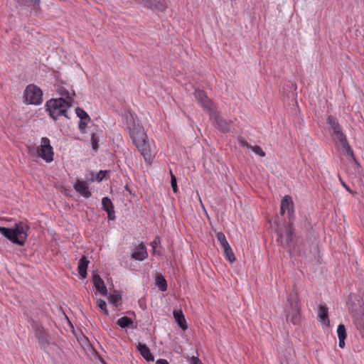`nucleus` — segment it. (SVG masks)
I'll return each instance as SVG.
<instances>
[{"label":"nucleus","instance_id":"37998d69","mask_svg":"<svg viewBox=\"0 0 364 364\" xmlns=\"http://www.w3.org/2000/svg\"><path fill=\"white\" fill-rule=\"evenodd\" d=\"M340 181L342 184V186L346 188V191H349L350 193H351V190L349 188V187L345 183V182L343 181V180L340 177Z\"/></svg>","mask_w":364,"mask_h":364},{"label":"nucleus","instance_id":"a19ab883","mask_svg":"<svg viewBox=\"0 0 364 364\" xmlns=\"http://www.w3.org/2000/svg\"><path fill=\"white\" fill-rule=\"evenodd\" d=\"M191 364H202L201 360L198 358V356H192L190 359Z\"/></svg>","mask_w":364,"mask_h":364},{"label":"nucleus","instance_id":"a211bd4d","mask_svg":"<svg viewBox=\"0 0 364 364\" xmlns=\"http://www.w3.org/2000/svg\"><path fill=\"white\" fill-rule=\"evenodd\" d=\"M92 282L96 290L103 296L107 295V289L103 279L97 274H94L92 276Z\"/></svg>","mask_w":364,"mask_h":364},{"label":"nucleus","instance_id":"b1692460","mask_svg":"<svg viewBox=\"0 0 364 364\" xmlns=\"http://www.w3.org/2000/svg\"><path fill=\"white\" fill-rule=\"evenodd\" d=\"M155 284L162 291L167 289V282L165 277L161 274L157 273L155 278Z\"/></svg>","mask_w":364,"mask_h":364},{"label":"nucleus","instance_id":"412c9836","mask_svg":"<svg viewBox=\"0 0 364 364\" xmlns=\"http://www.w3.org/2000/svg\"><path fill=\"white\" fill-rule=\"evenodd\" d=\"M318 320L324 325L328 326L330 321L328 318V309L326 305H320L318 310Z\"/></svg>","mask_w":364,"mask_h":364},{"label":"nucleus","instance_id":"f704fd0d","mask_svg":"<svg viewBox=\"0 0 364 364\" xmlns=\"http://www.w3.org/2000/svg\"><path fill=\"white\" fill-rule=\"evenodd\" d=\"M99 139L96 134L93 133L91 136V143L92 149L95 151L98 149Z\"/></svg>","mask_w":364,"mask_h":364},{"label":"nucleus","instance_id":"72a5a7b5","mask_svg":"<svg viewBox=\"0 0 364 364\" xmlns=\"http://www.w3.org/2000/svg\"><path fill=\"white\" fill-rule=\"evenodd\" d=\"M110 173L109 171H100L95 177V181L101 182L104 178H107V176Z\"/></svg>","mask_w":364,"mask_h":364},{"label":"nucleus","instance_id":"2eb2a0df","mask_svg":"<svg viewBox=\"0 0 364 364\" xmlns=\"http://www.w3.org/2000/svg\"><path fill=\"white\" fill-rule=\"evenodd\" d=\"M351 316L355 328L364 339V311H360V313L351 315Z\"/></svg>","mask_w":364,"mask_h":364},{"label":"nucleus","instance_id":"c03bdc74","mask_svg":"<svg viewBox=\"0 0 364 364\" xmlns=\"http://www.w3.org/2000/svg\"><path fill=\"white\" fill-rule=\"evenodd\" d=\"M156 364H169L166 359H159L156 360Z\"/></svg>","mask_w":364,"mask_h":364},{"label":"nucleus","instance_id":"f8f14e48","mask_svg":"<svg viewBox=\"0 0 364 364\" xmlns=\"http://www.w3.org/2000/svg\"><path fill=\"white\" fill-rule=\"evenodd\" d=\"M194 97L196 101L205 109L213 111V102L208 97L205 91L200 89H195Z\"/></svg>","mask_w":364,"mask_h":364},{"label":"nucleus","instance_id":"ea45409f","mask_svg":"<svg viewBox=\"0 0 364 364\" xmlns=\"http://www.w3.org/2000/svg\"><path fill=\"white\" fill-rule=\"evenodd\" d=\"M161 243V238L159 236H156L153 242L151 243L153 250H155L159 245Z\"/></svg>","mask_w":364,"mask_h":364},{"label":"nucleus","instance_id":"6e6552de","mask_svg":"<svg viewBox=\"0 0 364 364\" xmlns=\"http://www.w3.org/2000/svg\"><path fill=\"white\" fill-rule=\"evenodd\" d=\"M33 328L39 345L43 348H46L50 344L49 334L42 325H39L35 321H33Z\"/></svg>","mask_w":364,"mask_h":364},{"label":"nucleus","instance_id":"20e7f679","mask_svg":"<svg viewBox=\"0 0 364 364\" xmlns=\"http://www.w3.org/2000/svg\"><path fill=\"white\" fill-rule=\"evenodd\" d=\"M126 125L134 144L147 139L144 127L139 123H136L132 114L126 117Z\"/></svg>","mask_w":364,"mask_h":364},{"label":"nucleus","instance_id":"0eeeda50","mask_svg":"<svg viewBox=\"0 0 364 364\" xmlns=\"http://www.w3.org/2000/svg\"><path fill=\"white\" fill-rule=\"evenodd\" d=\"M37 153L46 162L53 161V149L50 145V139L47 137H42L41 140V146L37 149Z\"/></svg>","mask_w":364,"mask_h":364},{"label":"nucleus","instance_id":"aec40b11","mask_svg":"<svg viewBox=\"0 0 364 364\" xmlns=\"http://www.w3.org/2000/svg\"><path fill=\"white\" fill-rule=\"evenodd\" d=\"M338 141L340 143L341 146L343 149V151L346 152V154L347 155H349L352 158V159L353 160V161L355 163L356 165L359 166V164L355 156L353 150L351 149V147L347 140L346 136L341 138V139L338 140Z\"/></svg>","mask_w":364,"mask_h":364},{"label":"nucleus","instance_id":"c756f323","mask_svg":"<svg viewBox=\"0 0 364 364\" xmlns=\"http://www.w3.org/2000/svg\"><path fill=\"white\" fill-rule=\"evenodd\" d=\"M58 92L61 95L60 97H63L66 100H70V104L73 105V103L75 102L74 99L70 97L68 90H67L65 87H60L58 90Z\"/></svg>","mask_w":364,"mask_h":364},{"label":"nucleus","instance_id":"9b49d317","mask_svg":"<svg viewBox=\"0 0 364 364\" xmlns=\"http://www.w3.org/2000/svg\"><path fill=\"white\" fill-rule=\"evenodd\" d=\"M327 124L329 125L330 128L333 132V136L335 140H339L341 138L346 136L344 133L343 132L341 127L339 124L338 120L337 118L332 115H329L327 118Z\"/></svg>","mask_w":364,"mask_h":364},{"label":"nucleus","instance_id":"423d86ee","mask_svg":"<svg viewBox=\"0 0 364 364\" xmlns=\"http://www.w3.org/2000/svg\"><path fill=\"white\" fill-rule=\"evenodd\" d=\"M23 99L27 105H39L43 102V92L37 85L30 84L23 92Z\"/></svg>","mask_w":364,"mask_h":364},{"label":"nucleus","instance_id":"9d476101","mask_svg":"<svg viewBox=\"0 0 364 364\" xmlns=\"http://www.w3.org/2000/svg\"><path fill=\"white\" fill-rule=\"evenodd\" d=\"M210 119L213 120V122L217 129L223 133L230 132L231 127V121H228L223 118L220 114L217 112L211 111Z\"/></svg>","mask_w":364,"mask_h":364},{"label":"nucleus","instance_id":"a18cd8bd","mask_svg":"<svg viewBox=\"0 0 364 364\" xmlns=\"http://www.w3.org/2000/svg\"><path fill=\"white\" fill-rule=\"evenodd\" d=\"M285 212H286L285 209H281L280 208V213H281L282 215H284Z\"/></svg>","mask_w":364,"mask_h":364},{"label":"nucleus","instance_id":"ddd939ff","mask_svg":"<svg viewBox=\"0 0 364 364\" xmlns=\"http://www.w3.org/2000/svg\"><path fill=\"white\" fill-rule=\"evenodd\" d=\"M138 150L140 151L141 154L143 156L145 161L149 162L151 161V151L150 149V145L147 139H144V141L139 142L134 144Z\"/></svg>","mask_w":364,"mask_h":364},{"label":"nucleus","instance_id":"c9c22d12","mask_svg":"<svg viewBox=\"0 0 364 364\" xmlns=\"http://www.w3.org/2000/svg\"><path fill=\"white\" fill-rule=\"evenodd\" d=\"M250 149L254 151L256 154L259 155V156L264 157L265 156V152L262 150V149L259 146H252V148Z\"/></svg>","mask_w":364,"mask_h":364},{"label":"nucleus","instance_id":"79ce46f5","mask_svg":"<svg viewBox=\"0 0 364 364\" xmlns=\"http://www.w3.org/2000/svg\"><path fill=\"white\" fill-rule=\"evenodd\" d=\"M345 340L346 338H338V346L340 348H343L345 347Z\"/></svg>","mask_w":364,"mask_h":364},{"label":"nucleus","instance_id":"5701e85b","mask_svg":"<svg viewBox=\"0 0 364 364\" xmlns=\"http://www.w3.org/2000/svg\"><path fill=\"white\" fill-rule=\"evenodd\" d=\"M173 317L177 322L178 325L183 330H186L188 326L184 315L181 310L174 311Z\"/></svg>","mask_w":364,"mask_h":364},{"label":"nucleus","instance_id":"a878e982","mask_svg":"<svg viewBox=\"0 0 364 364\" xmlns=\"http://www.w3.org/2000/svg\"><path fill=\"white\" fill-rule=\"evenodd\" d=\"M117 323L122 328H125L129 327L133 323V321L129 317L123 316L117 321Z\"/></svg>","mask_w":364,"mask_h":364},{"label":"nucleus","instance_id":"4468645a","mask_svg":"<svg viewBox=\"0 0 364 364\" xmlns=\"http://www.w3.org/2000/svg\"><path fill=\"white\" fill-rule=\"evenodd\" d=\"M102 208L107 213V218L109 220H115V211L114 205L108 197H104L102 199Z\"/></svg>","mask_w":364,"mask_h":364},{"label":"nucleus","instance_id":"1a4fd4ad","mask_svg":"<svg viewBox=\"0 0 364 364\" xmlns=\"http://www.w3.org/2000/svg\"><path fill=\"white\" fill-rule=\"evenodd\" d=\"M349 311L350 315L364 311V302L361 297L355 294H350L348 298Z\"/></svg>","mask_w":364,"mask_h":364},{"label":"nucleus","instance_id":"2f4dec72","mask_svg":"<svg viewBox=\"0 0 364 364\" xmlns=\"http://www.w3.org/2000/svg\"><path fill=\"white\" fill-rule=\"evenodd\" d=\"M337 334L338 338H346L347 333L345 326L343 323H341L338 326L337 328Z\"/></svg>","mask_w":364,"mask_h":364},{"label":"nucleus","instance_id":"c85d7f7f","mask_svg":"<svg viewBox=\"0 0 364 364\" xmlns=\"http://www.w3.org/2000/svg\"><path fill=\"white\" fill-rule=\"evenodd\" d=\"M75 113L77 116L80 118V120H85V121H90L91 119L88 114L82 108L77 107L75 109Z\"/></svg>","mask_w":364,"mask_h":364},{"label":"nucleus","instance_id":"39448f33","mask_svg":"<svg viewBox=\"0 0 364 364\" xmlns=\"http://www.w3.org/2000/svg\"><path fill=\"white\" fill-rule=\"evenodd\" d=\"M286 320L294 325L299 324L301 321V308L299 305V299L296 294H290L287 298Z\"/></svg>","mask_w":364,"mask_h":364},{"label":"nucleus","instance_id":"4c0bfd02","mask_svg":"<svg viewBox=\"0 0 364 364\" xmlns=\"http://www.w3.org/2000/svg\"><path fill=\"white\" fill-rule=\"evenodd\" d=\"M90 122V121L80 120L78 127L82 134H85L86 132V127Z\"/></svg>","mask_w":364,"mask_h":364},{"label":"nucleus","instance_id":"473e14b6","mask_svg":"<svg viewBox=\"0 0 364 364\" xmlns=\"http://www.w3.org/2000/svg\"><path fill=\"white\" fill-rule=\"evenodd\" d=\"M97 306L100 308L101 311L105 314L108 315V311L107 309V304L106 301L102 299H99L97 300Z\"/></svg>","mask_w":364,"mask_h":364},{"label":"nucleus","instance_id":"58836bf2","mask_svg":"<svg viewBox=\"0 0 364 364\" xmlns=\"http://www.w3.org/2000/svg\"><path fill=\"white\" fill-rule=\"evenodd\" d=\"M238 143L241 146L246 147L248 149H250L252 148V145H250L244 137L240 136L238 137Z\"/></svg>","mask_w":364,"mask_h":364},{"label":"nucleus","instance_id":"7c9ffc66","mask_svg":"<svg viewBox=\"0 0 364 364\" xmlns=\"http://www.w3.org/2000/svg\"><path fill=\"white\" fill-rule=\"evenodd\" d=\"M216 238L218 241L220 242L222 249L229 245L228 242L226 240L225 235L223 232H219L216 233Z\"/></svg>","mask_w":364,"mask_h":364},{"label":"nucleus","instance_id":"bb28decb","mask_svg":"<svg viewBox=\"0 0 364 364\" xmlns=\"http://www.w3.org/2000/svg\"><path fill=\"white\" fill-rule=\"evenodd\" d=\"M223 250L224 252L225 257L226 258L227 260H228L231 263L235 261L236 258L230 245H228V247H224Z\"/></svg>","mask_w":364,"mask_h":364},{"label":"nucleus","instance_id":"dca6fc26","mask_svg":"<svg viewBox=\"0 0 364 364\" xmlns=\"http://www.w3.org/2000/svg\"><path fill=\"white\" fill-rule=\"evenodd\" d=\"M74 188L77 193L86 198H89L92 196V193L88 188V184L85 181L77 180L74 184Z\"/></svg>","mask_w":364,"mask_h":364},{"label":"nucleus","instance_id":"393cba45","mask_svg":"<svg viewBox=\"0 0 364 364\" xmlns=\"http://www.w3.org/2000/svg\"><path fill=\"white\" fill-rule=\"evenodd\" d=\"M18 1L20 5L32 7L36 11L40 9V0H18Z\"/></svg>","mask_w":364,"mask_h":364},{"label":"nucleus","instance_id":"cd10ccee","mask_svg":"<svg viewBox=\"0 0 364 364\" xmlns=\"http://www.w3.org/2000/svg\"><path fill=\"white\" fill-rule=\"evenodd\" d=\"M109 302L117 307L122 304V296L119 294H112L109 295Z\"/></svg>","mask_w":364,"mask_h":364},{"label":"nucleus","instance_id":"f257e3e1","mask_svg":"<svg viewBox=\"0 0 364 364\" xmlns=\"http://www.w3.org/2000/svg\"><path fill=\"white\" fill-rule=\"evenodd\" d=\"M281 209L287 210L289 215V223L287 224L283 220L279 219L275 221V232L278 237L277 240L280 245L287 249L290 254H301V251L293 244V235L294 229L293 228L292 214L294 213V203L289 196H285L281 201Z\"/></svg>","mask_w":364,"mask_h":364},{"label":"nucleus","instance_id":"f3484780","mask_svg":"<svg viewBox=\"0 0 364 364\" xmlns=\"http://www.w3.org/2000/svg\"><path fill=\"white\" fill-rule=\"evenodd\" d=\"M148 257L146 247L145 245L141 242L139 245L136 247L132 253V257L138 261H143Z\"/></svg>","mask_w":364,"mask_h":364},{"label":"nucleus","instance_id":"6ab92c4d","mask_svg":"<svg viewBox=\"0 0 364 364\" xmlns=\"http://www.w3.org/2000/svg\"><path fill=\"white\" fill-rule=\"evenodd\" d=\"M136 348L141 355L148 362L154 361V357L150 351L149 348L144 343H138Z\"/></svg>","mask_w":364,"mask_h":364},{"label":"nucleus","instance_id":"e433bc0d","mask_svg":"<svg viewBox=\"0 0 364 364\" xmlns=\"http://www.w3.org/2000/svg\"><path fill=\"white\" fill-rule=\"evenodd\" d=\"M171 173V185L174 193L178 191L177 188V179L176 177L172 173V171H170Z\"/></svg>","mask_w":364,"mask_h":364},{"label":"nucleus","instance_id":"7ed1b4c3","mask_svg":"<svg viewBox=\"0 0 364 364\" xmlns=\"http://www.w3.org/2000/svg\"><path fill=\"white\" fill-rule=\"evenodd\" d=\"M71 107L70 100H66L63 97L53 98L46 103V110L53 120H57L60 116L69 119L68 110Z\"/></svg>","mask_w":364,"mask_h":364},{"label":"nucleus","instance_id":"f03ea898","mask_svg":"<svg viewBox=\"0 0 364 364\" xmlns=\"http://www.w3.org/2000/svg\"><path fill=\"white\" fill-rule=\"evenodd\" d=\"M29 230V225L20 221L16 223L13 228L0 227V233L12 243L24 246Z\"/></svg>","mask_w":364,"mask_h":364},{"label":"nucleus","instance_id":"4be33fe9","mask_svg":"<svg viewBox=\"0 0 364 364\" xmlns=\"http://www.w3.org/2000/svg\"><path fill=\"white\" fill-rule=\"evenodd\" d=\"M90 262L87 259L86 256L83 255L78 262V273L80 275V277L83 279L86 278L87 277V269L88 267Z\"/></svg>","mask_w":364,"mask_h":364}]
</instances>
